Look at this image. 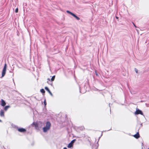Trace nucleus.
Masks as SVG:
<instances>
[{
    "instance_id": "1",
    "label": "nucleus",
    "mask_w": 149,
    "mask_h": 149,
    "mask_svg": "<svg viewBox=\"0 0 149 149\" xmlns=\"http://www.w3.org/2000/svg\"><path fill=\"white\" fill-rule=\"evenodd\" d=\"M51 125L49 121L47 122L46 123V126L43 128V132H45L49 130L50 129Z\"/></svg>"
},
{
    "instance_id": "2",
    "label": "nucleus",
    "mask_w": 149,
    "mask_h": 149,
    "mask_svg": "<svg viewBox=\"0 0 149 149\" xmlns=\"http://www.w3.org/2000/svg\"><path fill=\"white\" fill-rule=\"evenodd\" d=\"M7 64L6 63L3 67V71L2 73V77H3L4 76L6 70Z\"/></svg>"
},
{
    "instance_id": "3",
    "label": "nucleus",
    "mask_w": 149,
    "mask_h": 149,
    "mask_svg": "<svg viewBox=\"0 0 149 149\" xmlns=\"http://www.w3.org/2000/svg\"><path fill=\"white\" fill-rule=\"evenodd\" d=\"M17 130L19 132H25L26 131V130L23 128H18Z\"/></svg>"
},
{
    "instance_id": "4",
    "label": "nucleus",
    "mask_w": 149,
    "mask_h": 149,
    "mask_svg": "<svg viewBox=\"0 0 149 149\" xmlns=\"http://www.w3.org/2000/svg\"><path fill=\"white\" fill-rule=\"evenodd\" d=\"M135 114H141V115H143V113L142 112V111H141L139 110V109H137L136 110V111H135Z\"/></svg>"
},
{
    "instance_id": "5",
    "label": "nucleus",
    "mask_w": 149,
    "mask_h": 149,
    "mask_svg": "<svg viewBox=\"0 0 149 149\" xmlns=\"http://www.w3.org/2000/svg\"><path fill=\"white\" fill-rule=\"evenodd\" d=\"M6 104V103L5 101L3 99L1 100V105L3 107H4Z\"/></svg>"
},
{
    "instance_id": "6",
    "label": "nucleus",
    "mask_w": 149,
    "mask_h": 149,
    "mask_svg": "<svg viewBox=\"0 0 149 149\" xmlns=\"http://www.w3.org/2000/svg\"><path fill=\"white\" fill-rule=\"evenodd\" d=\"M134 136L136 139H138L140 137V135L139 132H137L136 134L134 135Z\"/></svg>"
},
{
    "instance_id": "7",
    "label": "nucleus",
    "mask_w": 149,
    "mask_h": 149,
    "mask_svg": "<svg viewBox=\"0 0 149 149\" xmlns=\"http://www.w3.org/2000/svg\"><path fill=\"white\" fill-rule=\"evenodd\" d=\"M4 112L3 110H1L0 113V115L1 117H3L4 116Z\"/></svg>"
},
{
    "instance_id": "8",
    "label": "nucleus",
    "mask_w": 149,
    "mask_h": 149,
    "mask_svg": "<svg viewBox=\"0 0 149 149\" xmlns=\"http://www.w3.org/2000/svg\"><path fill=\"white\" fill-rule=\"evenodd\" d=\"M32 125H34L36 128H37L38 127V124L37 123L34 122L33 123Z\"/></svg>"
},
{
    "instance_id": "9",
    "label": "nucleus",
    "mask_w": 149,
    "mask_h": 149,
    "mask_svg": "<svg viewBox=\"0 0 149 149\" xmlns=\"http://www.w3.org/2000/svg\"><path fill=\"white\" fill-rule=\"evenodd\" d=\"M10 107V106H5L4 108V110L6 111H7V110L8 109V108H9Z\"/></svg>"
},
{
    "instance_id": "10",
    "label": "nucleus",
    "mask_w": 149,
    "mask_h": 149,
    "mask_svg": "<svg viewBox=\"0 0 149 149\" xmlns=\"http://www.w3.org/2000/svg\"><path fill=\"white\" fill-rule=\"evenodd\" d=\"M75 18H76L77 20H79L80 19V18L78 17L76 15H75L74 14H73L72 15Z\"/></svg>"
},
{
    "instance_id": "11",
    "label": "nucleus",
    "mask_w": 149,
    "mask_h": 149,
    "mask_svg": "<svg viewBox=\"0 0 149 149\" xmlns=\"http://www.w3.org/2000/svg\"><path fill=\"white\" fill-rule=\"evenodd\" d=\"M73 144H72L70 143L68 146V148H71L72 146H73Z\"/></svg>"
},
{
    "instance_id": "12",
    "label": "nucleus",
    "mask_w": 149,
    "mask_h": 149,
    "mask_svg": "<svg viewBox=\"0 0 149 149\" xmlns=\"http://www.w3.org/2000/svg\"><path fill=\"white\" fill-rule=\"evenodd\" d=\"M40 91L42 93H45V91L43 89H41Z\"/></svg>"
},
{
    "instance_id": "13",
    "label": "nucleus",
    "mask_w": 149,
    "mask_h": 149,
    "mask_svg": "<svg viewBox=\"0 0 149 149\" xmlns=\"http://www.w3.org/2000/svg\"><path fill=\"white\" fill-rule=\"evenodd\" d=\"M55 77V75L53 76L52 77V78L51 79V81H53L54 80Z\"/></svg>"
},
{
    "instance_id": "14",
    "label": "nucleus",
    "mask_w": 149,
    "mask_h": 149,
    "mask_svg": "<svg viewBox=\"0 0 149 149\" xmlns=\"http://www.w3.org/2000/svg\"><path fill=\"white\" fill-rule=\"evenodd\" d=\"M67 12L68 13L70 14L71 15H72L74 13H73L70 12V11H68V10H67Z\"/></svg>"
},
{
    "instance_id": "15",
    "label": "nucleus",
    "mask_w": 149,
    "mask_h": 149,
    "mask_svg": "<svg viewBox=\"0 0 149 149\" xmlns=\"http://www.w3.org/2000/svg\"><path fill=\"white\" fill-rule=\"evenodd\" d=\"M76 141V139H74L72 141L70 142V143L72 144L73 145V144L74 143V142Z\"/></svg>"
},
{
    "instance_id": "16",
    "label": "nucleus",
    "mask_w": 149,
    "mask_h": 149,
    "mask_svg": "<svg viewBox=\"0 0 149 149\" xmlns=\"http://www.w3.org/2000/svg\"><path fill=\"white\" fill-rule=\"evenodd\" d=\"M45 89L48 92L49 91H50L49 90V89L47 87H45Z\"/></svg>"
},
{
    "instance_id": "17",
    "label": "nucleus",
    "mask_w": 149,
    "mask_h": 149,
    "mask_svg": "<svg viewBox=\"0 0 149 149\" xmlns=\"http://www.w3.org/2000/svg\"><path fill=\"white\" fill-rule=\"evenodd\" d=\"M18 8H17L15 10V12L16 13H17L18 12Z\"/></svg>"
},
{
    "instance_id": "18",
    "label": "nucleus",
    "mask_w": 149,
    "mask_h": 149,
    "mask_svg": "<svg viewBox=\"0 0 149 149\" xmlns=\"http://www.w3.org/2000/svg\"><path fill=\"white\" fill-rule=\"evenodd\" d=\"M49 93V94L50 95L52 96H53V94H52V93L50 91H49L48 92Z\"/></svg>"
},
{
    "instance_id": "19",
    "label": "nucleus",
    "mask_w": 149,
    "mask_h": 149,
    "mask_svg": "<svg viewBox=\"0 0 149 149\" xmlns=\"http://www.w3.org/2000/svg\"><path fill=\"white\" fill-rule=\"evenodd\" d=\"M44 103L45 105H46L47 103H46V102L45 100L44 101Z\"/></svg>"
},
{
    "instance_id": "20",
    "label": "nucleus",
    "mask_w": 149,
    "mask_h": 149,
    "mask_svg": "<svg viewBox=\"0 0 149 149\" xmlns=\"http://www.w3.org/2000/svg\"><path fill=\"white\" fill-rule=\"evenodd\" d=\"M135 72H136V73H137V72H138V70L137 69H136V68L135 69Z\"/></svg>"
},
{
    "instance_id": "21",
    "label": "nucleus",
    "mask_w": 149,
    "mask_h": 149,
    "mask_svg": "<svg viewBox=\"0 0 149 149\" xmlns=\"http://www.w3.org/2000/svg\"><path fill=\"white\" fill-rule=\"evenodd\" d=\"M133 24L134 25V26L136 28V25H135V24L134 23H133Z\"/></svg>"
},
{
    "instance_id": "22",
    "label": "nucleus",
    "mask_w": 149,
    "mask_h": 149,
    "mask_svg": "<svg viewBox=\"0 0 149 149\" xmlns=\"http://www.w3.org/2000/svg\"><path fill=\"white\" fill-rule=\"evenodd\" d=\"M116 18L117 19H118V17H117V16H116Z\"/></svg>"
},
{
    "instance_id": "23",
    "label": "nucleus",
    "mask_w": 149,
    "mask_h": 149,
    "mask_svg": "<svg viewBox=\"0 0 149 149\" xmlns=\"http://www.w3.org/2000/svg\"><path fill=\"white\" fill-rule=\"evenodd\" d=\"M63 149H67L66 148L64 147V148Z\"/></svg>"
},
{
    "instance_id": "24",
    "label": "nucleus",
    "mask_w": 149,
    "mask_h": 149,
    "mask_svg": "<svg viewBox=\"0 0 149 149\" xmlns=\"http://www.w3.org/2000/svg\"><path fill=\"white\" fill-rule=\"evenodd\" d=\"M48 79V80H49V81H50V79H49V78H48V79Z\"/></svg>"
},
{
    "instance_id": "25",
    "label": "nucleus",
    "mask_w": 149,
    "mask_h": 149,
    "mask_svg": "<svg viewBox=\"0 0 149 149\" xmlns=\"http://www.w3.org/2000/svg\"><path fill=\"white\" fill-rule=\"evenodd\" d=\"M1 120H0V122H1Z\"/></svg>"
},
{
    "instance_id": "26",
    "label": "nucleus",
    "mask_w": 149,
    "mask_h": 149,
    "mask_svg": "<svg viewBox=\"0 0 149 149\" xmlns=\"http://www.w3.org/2000/svg\"><path fill=\"white\" fill-rule=\"evenodd\" d=\"M148 149H149V148Z\"/></svg>"
}]
</instances>
